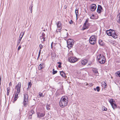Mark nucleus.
I'll return each instance as SVG.
<instances>
[{
    "label": "nucleus",
    "mask_w": 120,
    "mask_h": 120,
    "mask_svg": "<svg viewBox=\"0 0 120 120\" xmlns=\"http://www.w3.org/2000/svg\"><path fill=\"white\" fill-rule=\"evenodd\" d=\"M68 102V98L67 96H63L60 101V105L61 107L64 108L67 105Z\"/></svg>",
    "instance_id": "nucleus-1"
},
{
    "label": "nucleus",
    "mask_w": 120,
    "mask_h": 120,
    "mask_svg": "<svg viewBox=\"0 0 120 120\" xmlns=\"http://www.w3.org/2000/svg\"><path fill=\"white\" fill-rule=\"evenodd\" d=\"M107 34L109 36H111L114 38H116L117 37V35L115 31L111 29L106 31Z\"/></svg>",
    "instance_id": "nucleus-2"
},
{
    "label": "nucleus",
    "mask_w": 120,
    "mask_h": 120,
    "mask_svg": "<svg viewBox=\"0 0 120 120\" xmlns=\"http://www.w3.org/2000/svg\"><path fill=\"white\" fill-rule=\"evenodd\" d=\"M21 86V83H19L15 86V89L17 90V91L16 93L14 98V101H15L18 98V95L20 91V89Z\"/></svg>",
    "instance_id": "nucleus-3"
},
{
    "label": "nucleus",
    "mask_w": 120,
    "mask_h": 120,
    "mask_svg": "<svg viewBox=\"0 0 120 120\" xmlns=\"http://www.w3.org/2000/svg\"><path fill=\"white\" fill-rule=\"evenodd\" d=\"M97 58L98 61L101 64H104L105 61V56L100 54L97 56Z\"/></svg>",
    "instance_id": "nucleus-4"
},
{
    "label": "nucleus",
    "mask_w": 120,
    "mask_h": 120,
    "mask_svg": "<svg viewBox=\"0 0 120 120\" xmlns=\"http://www.w3.org/2000/svg\"><path fill=\"white\" fill-rule=\"evenodd\" d=\"M97 37L95 35L91 36L90 38L89 42L92 45H94L96 43Z\"/></svg>",
    "instance_id": "nucleus-5"
},
{
    "label": "nucleus",
    "mask_w": 120,
    "mask_h": 120,
    "mask_svg": "<svg viewBox=\"0 0 120 120\" xmlns=\"http://www.w3.org/2000/svg\"><path fill=\"white\" fill-rule=\"evenodd\" d=\"M28 96L27 94H25L24 96V101L23 104L24 106L26 107L28 102Z\"/></svg>",
    "instance_id": "nucleus-6"
},
{
    "label": "nucleus",
    "mask_w": 120,
    "mask_h": 120,
    "mask_svg": "<svg viewBox=\"0 0 120 120\" xmlns=\"http://www.w3.org/2000/svg\"><path fill=\"white\" fill-rule=\"evenodd\" d=\"M67 46L69 48L72 47L73 45V40L71 39H69L67 41Z\"/></svg>",
    "instance_id": "nucleus-7"
},
{
    "label": "nucleus",
    "mask_w": 120,
    "mask_h": 120,
    "mask_svg": "<svg viewBox=\"0 0 120 120\" xmlns=\"http://www.w3.org/2000/svg\"><path fill=\"white\" fill-rule=\"evenodd\" d=\"M68 60L69 62L72 63H75L78 60L76 57L72 56L68 57Z\"/></svg>",
    "instance_id": "nucleus-8"
},
{
    "label": "nucleus",
    "mask_w": 120,
    "mask_h": 120,
    "mask_svg": "<svg viewBox=\"0 0 120 120\" xmlns=\"http://www.w3.org/2000/svg\"><path fill=\"white\" fill-rule=\"evenodd\" d=\"M89 20L88 19H86L82 27L83 30H84L88 28L89 23H87L88 22Z\"/></svg>",
    "instance_id": "nucleus-9"
},
{
    "label": "nucleus",
    "mask_w": 120,
    "mask_h": 120,
    "mask_svg": "<svg viewBox=\"0 0 120 120\" xmlns=\"http://www.w3.org/2000/svg\"><path fill=\"white\" fill-rule=\"evenodd\" d=\"M61 23L60 21H58V22L57 23V28H59L58 30H59V32H60L61 31V30L62 28V27L61 26Z\"/></svg>",
    "instance_id": "nucleus-10"
},
{
    "label": "nucleus",
    "mask_w": 120,
    "mask_h": 120,
    "mask_svg": "<svg viewBox=\"0 0 120 120\" xmlns=\"http://www.w3.org/2000/svg\"><path fill=\"white\" fill-rule=\"evenodd\" d=\"M88 62V60L86 59H83L81 60V63L83 65H86Z\"/></svg>",
    "instance_id": "nucleus-11"
},
{
    "label": "nucleus",
    "mask_w": 120,
    "mask_h": 120,
    "mask_svg": "<svg viewBox=\"0 0 120 120\" xmlns=\"http://www.w3.org/2000/svg\"><path fill=\"white\" fill-rule=\"evenodd\" d=\"M102 9V8L101 6L100 5H98L97 10L98 13H100L101 12Z\"/></svg>",
    "instance_id": "nucleus-12"
},
{
    "label": "nucleus",
    "mask_w": 120,
    "mask_h": 120,
    "mask_svg": "<svg viewBox=\"0 0 120 120\" xmlns=\"http://www.w3.org/2000/svg\"><path fill=\"white\" fill-rule=\"evenodd\" d=\"M96 8V5L95 4H93L91 6L90 10L92 11H94L95 10Z\"/></svg>",
    "instance_id": "nucleus-13"
},
{
    "label": "nucleus",
    "mask_w": 120,
    "mask_h": 120,
    "mask_svg": "<svg viewBox=\"0 0 120 120\" xmlns=\"http://www.w3.org/2000/svg\"><path fill=\"white\" fill-rule=\"evenodd\" d=\"M45 115V113H38L37 114L39 118H41L43 117Z\"/></svg>",
    "instance_id": "nucleus-14"
},
{
    "label": "nucleus",
    "mask_w": 120,
    "mask_h": 120,
    "mask_svg": "<svg viewBox=\"0 0 120 120\" xmlns=\"http://www.w3.org/2000/svg\"><path fill=\"white\" fill-rule=\"evenodd\" d=\"M24 32H22L20 33L19 39H20V40H21L24 34Z\"/></svg>",
    "instance_id": "nucleus-15"
},
{
    "label": "nucleus",
    "mask_w": 120,
    "mask_h": 120,
    "mask_svg": "<svg viewBox=\"0 0 120 120\" xmlns=\"http://www.w3.org/2000/svg\"><path fill=\"white\" fill-rule=\"evenodd\" d=\"M93 72L95 73L96 75H98V73L97 69H94L93 70Z\"/></svg>",
    "instance_id": "nucleus-16"
},
{
    "label": "nucleus",
    "mask_w": 120,
    "mask_h": 120,
    "mask_svg": "<svg viewBox=\"0 0 120 120\" xmlns=\"http://www.w3.org/2000/svg\"><path fill=\"white\" fill-rule=\"evenodd\" d=\"M84 84V86H83L85 88H87V86H88L89 85V86H92L93 85V84H91V85H89V84L88 83H83Z\"/></svg>",
    "instance_id": "nucleus-17"
},
{
    "label": "nucleus",
    "mask_w": 120,
    "mask_h": 120,
    "mask_svg": "<svg viewBox=\"0 0 120 120\" xmlns=\"http://www.w3.org/2000/svg\"><path fill=\"white\" fill-rule=\"evenodd\" d=\"M99 44L101 46H103L104 45V43L103 42V41L101 40H99Z\"/></svg>",
    "instance_id": "nucleus-18"
},
{
    "label": "nucleus",
    "mask_w": 120,
    "mask_h": 120,
    "mask_svg": "<svg viewBox=\"0 0 120 120\" xmlns=\"http://www.w3.org/2000/svg\"><path fill=\"white\" fill-rule=\"evenodd\" d=\"M117 19L118 22L120 23V14H119L117 15Z\"/></svg>",
    "instance_id": "nucleus-19"
},
{
    "label": "nucleus",
    "mask_w": 120,
    "mask_h": 120,
    "mask_svg": "<svg viewBox=\"0 0 120 120\" xmlns=\"http://www.w3.org/2000/svg\"><path fill=\"white\" fill-rule=\"evenodd\" d=\"M60 74L61 75L62 77L64 78L66 77L65 74L63 71H61L60 72Z\"/></svg>",
    "instance_id": "nucleus-20"
},
{
    "label": "nucleus",
    "mask_w": 120,
    "mask_h": 120,
    "mask_svg": "<svg viewBox=\"0 0 120 120\" xmlns=\"http://www.w3.org/2000/svg\"><path fill=\"white\" fill-rule=\"evenodd\" d=\"M73 55V54L72 52L71 51H70L68 55V57H70L72 56Z\"/></svg>",
    "instance_id": "nucleus-21"
},
{
    "label": "nucleus",
    "mask_w": 120,
    "mask_h": 120,
    "mask_svg": "<svg viewBox=\"0 0 120 120\" xmlns=\"http://www.w3.org/2000/svg\"><path fill=\"white\" fill-rule=\"evenodd\" d=\"M94 90L95 91L97 90L98 92L100 90V89L99 86H97L96 88H94Z\"/></svg>",
    "instance_id": "nucleus-22"
},
{
    "label": "nucleus",
    "mask_w": 120,
    "mask_h": 120,
    "mask_svg": "<svg viewBox=\"0 0 120 120\" xmlns=\"http://www.w3.org/2000/svg\"><path fill=\"white\" fill-rule=\"evenodd\" d=\"M115 75L116 76L120 77V71H117L115 73Z\"/></svg>",
    "instance_id": "nucleus-23"
},
{
    "label": "nucleus",
    "mask_w": 120,
    "mask_h": 120,
    "mask_svg": "<svg viewBox=\"0 0 120 120\" xmlns=\"http://www.w3.org/2000/svg\"><path fill=\"white\" fill-rule=\"evenodd\" d=\"M111 105L112 106V108H113L114 109L116 108V104H114L113 103L112 104H111Z\"/></svg>",
    "instance_id": "nucleus-24"
},
{
    "label": "nucleus",
    "mask_w": 120,
    "mask_h": 120,
    "mask_svg": "<svg viewBox=\"0 0 120 120\" xmlns=\"http://www.w3.org/2000/svg\"><path fill=\"white\" fill-rule=\"evenodd\" d=\"M75 13L76 15V17H77V16L78 15H79L78 10V9H77V8H76L75 9Z\"/></svg>",
    "instance_id": "nucleus-25"
},
{
    "label": "nucleus",
    "mask_w": 120,
    "mask_h": 120,
    "mask_svg": "<svg viewBox=\"0 0 120 120\" xmlns=\"http://www.w3.org/2000/svg\"><path fill=\"white\" fill-rule=\"evenodd\" d=\"M10 88L8 87L7 88V95L8 96L9 94V92H10Z\"/></svg>",
    "instance_id": "nucleus-26"
},
{
    "label": "nucleus",
    "mask_w": 120,
    "mask_h": 120,
    "mask_svg": "<svg viewBox=\"0 0 120 120\" xmlns=\"http://www.w3.org/2000/svg\"><path fill=\"white\" fill-rule=\"evenodd\" d=\"M43 68V66L41 64H40L38 67V68L39 70H41Z\"/></svg>",
    "instance_id": "nucleus-27"
},
{
    "label": "nucleus",
    "mask_w": 120,
    "mask_h": 120,
    "mask_svg": "<svg viewBox=\"0 0 120 120\" xmlns=\"http://www.w3.org/2000/svg\"><path fill=\"white\" fill-rule=\"evenodd\" d=\"M33 4H31V5L30 7V9L31 12V13H32V8H33Z\"/></svg>",
    "instance_id": "nucleus-28"
},
{
    "label": "nucleus",
    "mask_w": 120,
    "mask_h": 120,
    "mask_svg": "<svg viewBox=\"0 0 120 120\" xmlns=\"http://www.w3.org/2000/svg\"><path fill=\"white\" fill-rule=\"evenodd\" d=\"M32 84L31 83H28V87L27 88V89L28 90V89L31 87V86L32 85Z\"/></svg>",
    "instance_id": "nucleus-29"
},
{
    "label": "nucleus",
    "mask_w": 120,
    "mask_h": 120,
    "mask_svg": "<svg viewBox=\"0 0 120 120\" xmlns=\"http://www.w3.org/2000/svg\"><path fill=\"white\" fill-rule=\"evenodd\" d=\"M109 101L111 104L113 103V100L112 99H109Z\"/></svg>",
    "instance_id": "nucleus-30"
},
{
    "label": "nucleus",
    "mask_w": 120,
    "mask_h": 120,
    "mask_svg": "<svg viewBox=\"0 0 120 120\" xmlns=\"http://www.w3.org/2000/svg\"><path fill=\"white\" fill-rule=\"evenodd\" d=\"M39 95L38 96V98H40L42 96L43 94L41 93H39Z\"/></svg>",
    "instance_id": "nucleus-31"
},
{
    "label": "nucleus",
    "mask_w": 120,
    "mask_h": 120,
    "mask_svg": "<svg viewBox=\"0 0 120 120\" xmlns=\"http://www.w3.org/2000/svg\"><path fill=\"white\" fill-rule=\"evenodd\" d=\"M46 109L47 110L49 109H50V106L48 105H46Z\"/></svg>",
    "instance_id": "nucleus-32"
},
{
    "label": "nucleus",
    "mask_w": 120,
    "mask_h": 120,
    "mask_svg": "<svg viewBox=\"0 0 120 120\" xmlns=\"http://www.w3.org/2000/svg\"><path fill=\"white\" fill-rule=\"evenodd\" d=\"M21 41V40H20V39L17 42V46H18L19 45Z\"/></svg>",
    "instance_id": "nucleus-33"
},
{
    "label": "nucleus",
    "mask_w": 120,
    "mask_h": 120,
    "mask_svg": "<svg viewBox=\"0 0 120 120\" xmlns=\"http://www.w3.org/2000/svg\"><path fill=\"white\" fill-rule=\"evenodd\" d=\"M94 14H93L92 15V16L90 17V18L91 19H94Z\"/></svg>",
    "instance_id": "nucleus-34"
},
{
    "label": "nucleus",
    "mask_w": 120,
    "mask_h": 120,
    "mask_svg": "<svg viewBox=\"0 0 120 120\" xmlns=\"http://www.w3.org/2000/svg\"><path fill=\"white\" fill-rule=\"evenodd\" d=\"M104 84H102V85H103V86H104L105 88L106 87V86H107L106 83H103Z\"/></svg>",
    "instance_id": "nucleus-35"
},
{
    "label": "nucleus",
    "mask_w": 120,
    "mask_h": 120,
    "mask_svg": "<svg viewBox=\"0 0 120 120\" xmlns=\"http://www.w3.org/2000/svg\"><path fill=\"white\" fill-rule=\"evenodd\" d=\"M54 69H53V73H53V74H54L56 73H57V71H54Z\"/></svg>",
    "instance_id": "nucleus-36"
},
{
    "label": "nucleus",
    "mask_w": 120,
    "mask_h": 120,
    "mask_svg": "<svg viewBox=\"0 0 120 120\" xmlns=\"http://www.w3.org/2000/svg\"><path fill=\"white\" fill-rule=\"evenodd\" d=\"M39 47L40 49H41L43 47V46L41 44H40L39 45Z\"/></svg>",
    "instance_id": "nucleus-37"
},
{
    "label": "nucleus",
    "mask_w": 120,
    "mask_h": 120,
    "mask_svg": "<svg viewBox=\"0 0 120 120\" xmlns=\"http://www.w3.org/2000/svg\"><path fill=\"white\" fill-rule=\"evenodd\" d=\"M102 109L103 111H106L107 110V109L105 107H104L102 108Z\"/></svg>",
    "instance_id": "nucleus-38"
},
{
    "label": "nucleus",
    "mask_w": 120,
    "mask_h": 120,
    "mask_svg": "<svg viewBox=\"0 0 120 120\" xmlns=\"http://www.w3.org/2000/svg\"><path fill=\"white\" fill-rule=\"evenodd\" d=\"M21 48V45H20L18 47V51H19L20 49Z\"/></svg>",
    "instance_id": "nucleus-39"
},
{
    "label": "nucleus",
    "mask_w": 120,
    "mask_h": 120,
    "mask_svg": "<svg viewBox=\"0 0 120 120\" xmlns=\"http://www.w3.org/2000/svg\"><path fill=\"white\" fill-rule=\"evenodd\" d=\"M73 21L71 20H70V21L69 22V23L71 24H72V23H73Z\"/></svg>",
    "instance_id": "nucleus-40"
},
{
    "label": "nucleus",
    "mask_w": 120,
    "mask_h": 120,
    "mask_svg": "<svg viewBox=\"0 0 120 120\" xmlns=\"http://www.w3.org/2000/svg\"><path fill=\"white\" fill-rule=\"evenodd\" d=\"M44 38V37L43 36H41L40 37V38L41 39H42Z\"/></svg>",
    "instance_id": "nucleus-41"
},
{
    "label": "nucleus",
    "mask_w": 120,
    "mask_h": 120,
    "mask_svg": "<svg viewBox=\"0 0 120 120\" xmlns=\"http://www.w3.org/2000/svg\"><path fill=\"white\" fill-rule=\"evenodd\" d=\"M40 54H41V53H39V54H38V58H37V59H38V58L39 57L40 55Z\"/></svg>",
    "instance_id": "nucleus-42"
},
{
    "label": "nucleus",
    "mask_w": 120,
    "mask_h": 120,
    "mask_svg": "<svg viewBox=\"0 0 120 120\" xmlns=\"http://www.w3.org/2000/svg\"><path fill=\"white\" fill-rule=\"evenodd\" d=\"M61 64H59V65H58V67L59 68H61Z\"/></svg>",
    "instance_id": "nucleus-43"
},
{
    "label": "nucleus",
    "mask_w": 120,
    "mask_h": 120,
    "mask_svg": "<svg viewBox=\"0 0 120 120\" xmlns=\"http://www.w3.org/2000/svg\"><path fill=\"white\" fill-rule=\"evenodd\" d=\"M53 43V42H52L51 44V48H52V44Z\"/></svg>",
    "instance_id": "nucleus-44"
},
{
    "label": "nucleus",
    "mask_w": 120,
    "mask_h": 120,
    "mask_svg": "<svg viewBox=\"0 0 120 120\" xmlns=\"http://www.w3.org/2000/svg\"><path fill=\"white\" fill-rule=\"evenodd\" d=\"M11 85H12L11 83H9V86H11Z\"/></svg>",
    "instance_id": "nucleus-45"
},
{
    "label": "nucleus",
    "mask_w": 120,
    "mask_h": 120,
    "mask_svg": "<svg viewBox=\"0 0 120 120\" xmlns=\"http://www.w3.org/2000/svg\"><path fill=\"white\" fill-rule=\"evenodd\" d=\"M57 63L58 64H61V63L60 62H58Z\"/></svg>",
    "instance_id": "nucleus-46"
},
{
    "label": "nucleus",
    "mask_w": 120,
    "mask_h": 120,
    "mask_svg": "<svg viewBox=\"0 0 120 120\" xmlns=\"http://www.w3.org/2000/svg\"><path fill=\"white\" fill-rule=\"evenodd\" d=\"M41 64V65H42V66H43V65L44 64L43 63H42L41 64Z\"/></svg>",
    "instance_id": "nucleus-47"
},
{
    "label": "nucleus",
    "mask_w": 120,
    "mask_h": 120,
    "mask_svg": "<svg viewBox=\"0 0 120 120\" xmlns=\"http://www.w3.org/2000/svg\"><path fill=\"white\" fill-rule=\"evenodd\" d=\"M41 49H40V50H39V53H41Z\"/></svg>",
    "instance_id": "nucleus-48"
},
{
    "label": "nucleus",
    "mask_w": 120,
    "mask_h": 120,
    "mask_svg": "<svg viewBox=\"0 0 120 120\" xmlns=\"http://www.w3.org/2000/svg\"><path fill=\"white\" fill-rule=\"evenodd\" d=\"M43 41H45V38H43Z\"/></svg>",
    "instance_id": "nucleus-49"
},
{
    "label": "nucleus",
    "mask_w": 120,
    "mask_h": 120,
    "mask_svg": "<svg viewBox=\"0 0 120 120\" xmlns=\"http://www.w3.org/2000/svg\"><path fill=\"white\" fill-rule=\"evenodd\" d=\"M1 82V78L0 79V82Z\"/></svg>",
    "instance_id": "nucleus-50"
},
{
    "label": "nucleus",
    "mask_w": 120,
    "mask_h": 120,
    "mask_svg": "<svg viewBox=\"0 0 120 120\" xmlns=\"http://www.w3.org/2000/svg\"><path fill=\"white\" fill-rule=\"evenodd\" d=\"M32 114H33V113H32ZM32 115H30V116H29V117H30V116H31Z\"/></svg>",
    "instance_id": "nucleus-51"
},
{
    "label": "nucleus",
    "mask_w": 120,
    "mask_h": 120,
    "mask_svg": "<svg viewBox=\"0 0 120 120\" xmlns=\"http://www.w3.org/2000/svg\"><path fill=\"white\" fill-rule=\"evenodd\" d=\"M90 0L91 1H94V0Z\"/></svg>",
    "instance_id": "nucleus-52"
},
{
    "label": "nucleus",
    "mask_w": 120,
    "mask_h": 120,
    "mask_svg": "<svg viewBox=\"0 0 120 120\" xmlns=\"http://www.w3.org/2000/svg\"><path fill=\"white\" fill-rule=\"evenodd\" d=\"M56 32H58V31H57V30H56Z\"/></svg>",
    "instance_id": "nucleus-53"
},
{
    "label": "nucleus",
    "mask_w": 120,
    "mask_h": 120,
    "mask_svg": "<svg viewBox=\"0 0 120 120\" xmlns=\"http://www.w3.org/2000/svg\"><path fill=\"white\" fill-rule=\"evenodd\" d=\"M67 34H68V32H67Z\"/></svg>",
    "instance_id": "nucleus-54"
},
{
    "label": "nucleus",
    "mask_w": 120,
    "mask_h": 120,
    "mask_svg": "<svg viewBox=\"0 0 120 120\" xmlns=\"http://www.w3.org/2000/svg\"><path fill=\"white\" fill-rule=\"evenodd\" d=\"M41 41L42 42H43V41Z\"/></svg>",
    "instance_id": "nucleus-55"
},
{
    "label": "nucleus",
    "mask_w": 120,
    "mask_h": 120,
    "mask_svg": "<svg viewBox=\"0 0 120 120\" xmlns=\"http://www.w3.org/2000/svg\"><path fill=\"white\" fill-rule=\"evenodd\" d=\"M1 83H0V85H1Z\"/></svg>",
    "instance_id": "nucleus-56"
},
{
    "label": "nucleus",
    "mask_w": 120,
    "mask_h": 120,
    "mask_svg": "<svg viewBox=\"0 0 120 120\" xmlns=\"http://www.w3.org/2000/svg\"><path fill=\"white\" fill-rule=\"evenodd\" d=\"M65 30H66V29H65Z\"/></svg>",
    "instance_id": "nucleus-57"
}]
</instances>
